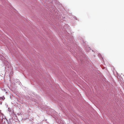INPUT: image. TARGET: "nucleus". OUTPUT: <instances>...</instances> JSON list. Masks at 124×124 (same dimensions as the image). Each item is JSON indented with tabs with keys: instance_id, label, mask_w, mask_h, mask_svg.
<instances>
[{
	"instance_id": "nucleus-1",
	"label": "nucleus",
	"mask_w": 124,
	"mask_h": 124,
	"mask_svg": "<svg viewBox=\"0 0 124 124\" xmlns=\"http://www.w3.org/2000/svg\"><path fill=\"white\" fill-rule=\"evenodd\" d=\"M1 110H0V113H1V114H2V113H1Z\"/></svg>"
}]
</instances>
